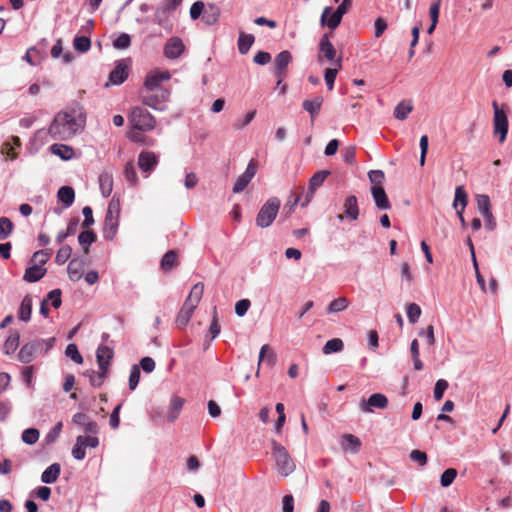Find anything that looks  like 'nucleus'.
I'll return each instance as SVG.
<instances>
[{
    "label": "nucleus",
    "instance_id": "obj_1",
    "mask_svg": "<svg viewBox=\"0 0 512 512\" xmlns=\"http://www.w3.org/2000/svg\"><path fill=\"white\" fill-rule=\"evenodd\" d=\"M85 116L76 109L58 112L48 128L49 135L55 140H69L84 129Z\"/></svg>",
    "mask_w": 512,
    "mask_h": 512
},
{
    "label": "nucleus",
    "instance_id": "obj_2",
    "mask_svg": "<svg viewBox=\"0 0 512 512\" xmlns=\"http://www.w3.org/2000/svg\"><path fill=\"white\" fill-rule=\"evenodd\" d=\"M271 452L276 463L277 472L281 476L287 477L294 472L296 465L284 446L276 440H272Z\"/></svg>",
    "mask_w": 512,
    "mask_h": 512
},
{
    "label": "nucleus",
    "instance_id": "obj_3",
    "mask_svg": "<svg viewBox=\"0 0 512 512\" xmlns=\"http://www.w3.org/2000/svg\"><path fill=\"white\" fill-rule=\"evenodd\" d=\"M128 121L134 130L144 132L153 130L157 123L155 117L141 106L131 108Z\"/></svg>",
    "mask_w": 512,
    "mask_h": 512
},
{
    "label": "nucleus",
    "instance_id": "obj_4",
    "mask_svg": "<svg viewBox=\"0 0 512 512\" xmlns=\"http://www.w3.org/2000/svg\"><path fill=\"white\" fill-rule=\"evenodd\" d=\"M280 206L281 201L279 198L270 197L267 199L256 216V225L260 228L271 226L279 213Z\"/></svg>",
    "mask_w": 512,
    "mask_h": 512
},
{
    "label": "nucleus",
    "instance_id": "obj_5",
    "mask_svg": "<svg viewBox=\"0 0 512 512\" xmlns=\"http://www.w3.org/2000/svg\"><path fill=\"white\" fill-rule=\"evenodd\" d=\"M332 36V32L325 33L319 42V54L318 61L322 62L323 59L327 60L334 66H338V68H342V56L337 55V50L330 41V37Z\"/></svg>",
    "mask_w": 512,
    "mask_h": 512
},
{
    "label": "nucleus",
    "instance_id": "obj_6",
    "mask_svg": "<svg viewBox=\"0 0 512 512\" xmlns=\"http://www.w3.org/2000/svg\"><path fill=\"white\" fill-rule=\"evenodd\" d=\"M156 93L146 91L141 93V102L154 110L164 111L166 102L169 99V91L167 89L156 90Z\"/></svg>",
    "mask_w": 512,
    "mask_h": 512
},
{
    "label": "nucleus",
    "instance_id": "obj_7",
    "mask_svg": "<svg viewBox=\"0 0 512 512\" xmlns=\"http://www.w3.org/2000/svg\"><path fill=\"white\" fill-rule=\"evenodd\" d=\"M494 110L493 129L494 134L499 135V141L503 143L508 133V117L503 109H500L496 100L492 101Z\"/></svg>",
    "mask_w": 512,
    "mask_h": 512
},
{
    "label": "nucleus",
    "instance_id": "obj_8",
    "mask_svg": "<svg viewBox=\"0 0 512 512\" xmlns=\"http://www.w3.org/2000/svg\"><path fill=\"white\" fill-rule=\"evenodd\" d=\"M171 78L170 72L168 70H159L154 69L147 73L144 80V88L146 91L154 92L156 90L162 89L161 83L163 81H168Z\"/></svg>",
    "mask_w": 512,
    "mask_h": 512
},
{
    "label": "nucleus",
    "instance_id": "obj_9",
    "mask_svg": "<svg viewBox=\"0 0 512 512\" xmlns=\"http://www.w3.org/2000/svg\"><path fill=\"white\" fill-rule=\"evenodd\" d=\"M292 61V55L289 51L284 50L280 52L274 60V75L276 78H279V82H283V80L287 76V67Z\"/></svg>",
    "mask_w": 512,
    "mask_h": 512
},
{
    "label": "nucleus",
    "instance_id": "obj_10",
    "mask_svg": "<svg viewBox=\"0 0 512 512\" xmlns=\"http://www.w3.org/2000/svg\"><path fill=\"white\" fill-rule=\"evenodd\" d=\"M257 172V164L252 159L247 165V168L244 173H242L236 180L234 186H233V192L234 193H240L242 192L250 183L252 178L255 176Z\"/></svg>",
    "mask_w": 512,
    "mask_h": 512
},
{
    "label": "nucleus",
    "instance_id": "obj_11",
    "mask_svg": "<svg viewBox=\"0 0 512 512\" xmlns=\"http://www.w3.org/2000/svg\"><path fill=\"white\" fill-rule=\"evenodd\" d=\"M158 162V156L152 151H142L138 156V166L146 177L156 168Z\"/></svg>",
    "mask_w": 512,
    "mask_h": 512
},
{
    "label": "nucleus",
    "instance_id": "obj_12",
    "mask_svg": "<svg viewBox=\"0 0 512 512\" xmlns=\"http://www.w3.org/2000/svg\"><path fill=\"white\" fill-rule=\"evenodd\" d=\"M388 405V399L384 394L374 393L367 400L362 399L360 408L363 412H373V408L385 409Z\"/></svg>",
    "mask_w": 512,
    "mask_h": 512
},
{
    "label": "nucleus",
    "instance_id": "obj_13",
    "mask_svg": "<svg viewBox=\"0 0 512 512\" xmlns=\"http://www.w3.org/2000/svg\"><path fill=\"white\" fill-rule=\"evenodd\" d=\"M185 50L183 41L179 37H171L164 45L163 54L167 59L179 58Z\"/></svg>",
    "mask_w": 512,
    "mask_h": 512
},
{
    "label": "nucleus",
    "instance_id": "obj_14",
    "mask_svg": "<svg viewBox=\"0 0 512 512\" xmlns=\"http://www.w3.org/2000/svg\"><path fill=\"white\" fill-rule=\"evenodd\" d=\"M344 213L338 215L339 220H343L344 217L348 218L350 221H355L359 216V207L357 197L354 195L348 196L343 204Z\"/></svg>",
    "mask_w": 512,
    "mask_h": 512
},
{
    "label": "nucleus",
    "instance_id": "obj_15",
    "mask_svg": "<svg viewBox=\"0 0 512 512\" xmlns=\"http://www.w3.org/2000/svg\"><path fill=\"white\" fill-rule=\"evenodd\" d=\"M330 174L329 171L321 170L316 172L309 180V191L306 194L305 201L302 203V206L308 205L311 199L314 196L315 190L320 187L327 176Z\"/></svg>",
    "mask_w": 512,
    "mask_h": 512
},
{
    "label": "nucleus",
    "instance_id": "obj_16",
    "mask_svg": "<svg viewBox=\"0 0 512 512\" xmlns=\"http://www.w3.org/2000/svg\"><path fill=\"white\" fill-rule=\"evenodd\" d=\"M342 15L336 10L332 12L331 7H325L321 15V24L327 25L331 30H335L342 21Z\"/></svg>",
    "mask_w": 512,
    "mask_h": 512
},
{
    "label": "nucleus",
    "instance_id": "obj_17",
    "mask_svg": "<svg viewBox=\"0 0 512 512\" xmlns=\"http://www.w3.org/2000/svg\"><path fill=\"white\" fill-rule=\"evenodd\" d=\"M371 194L378 209L388 210L391 208L388 196L382 186H373L371 188Z\"/></svg>",
    "mask_w": 512,
    "mask_h": 512
},
{
    "label": "nucleus",
    "instance_id": "obj_18",
    "mask_svg": "<svg viewBox=\"0 0 512 512\" xmlns=\"http://www.w3.org/2000/svg\"><path fill=\"white\" fill-rule=\"evenodd\" d=\"M38 346L39 344H36L35 341L24 344L18 353V360L25 364L30 363L35 355L40 352Z\"/></svg>",
    "mask_w": 512,
    "mask_h": 512
},
{
    "label": "nucleus",
    "instance_id": "obj_19",
    "mask_svg": "<svg viewBox=\"0 0 512 512\" xmlns=\"http://www.w3.org/2000/svg\"><path fill=\"white\" fill-rule=\"evenodd\" d=\"M114 352L111 348L105 345L98 347L96 351V358L99 369H109L110 361L112 360Z\"/></svg>",
    "mask_w": 512,
    "mask_h": 512
},
{
    "label": "nucleus",
    "instance_id": "obj_20",
    "mask_svg": "<svg viewBox=\"0 0 512 512\" xmlns=\"http://www.w3.org/2000/svg\"><path fill=\"white\" fill-rule=\"evenodd\" d=\"M185 399L177 395L172 396L170 405L167 411V419L169 422H174L184 406Z\"/></svg>",
    "mask_w": 512,
    "mask_h": 512
},
{
    "label": "nucleus",
    "instance_id": "obj_21",
    "mask_svg": "<svg viewBox=\"0 0 512 512\" xmlns=\"http://www.w3.org/2000/svg\"><path fill=\"white\" fill-rule=\"evenodd\" d=\"M128 77V67L123 63H118L109 74V83L113 85L122 84Z\"/></svg>",
    "mask_w": 512,
    "mask_h": 512
},
{
    "label": "nucleus",
    "instance_id": "obj_22",
    "mask_svg": "<svg viewBox=\"0 0 512 512\" xmlns=\"http://www.w3.org/2000/svg\"><path fill=\"white\" fill-rule=\"evenodd\" d=\"M119 226V218L105 216L104 227H103V237L106 240H113L117 234Z\"/></svg>",
    "mask_w": 512,
    "mask_h": 512
},
{
    "label": "nucleus",
    "instance_id": "obj_23",
    "mask_svg": "<svg viewBox=\"0 0 512 512\" xmlns=\"http://www.w3.org/2000/svg\"><path fill=\"white\" fill-rule=\"evenodd\" d=\"M203 293H204V284L201 283V282L196 283L192 287V289H191L188 297L186 298L184 304H186L188 306H191V307L196 309L198 304H199V302H200V300L202 299Z\"/></svg>",
    "mask_w": 512,
    "mask_h": 512
},
{
    "label": "nucleus",
    "instance_id": "obj_24",
    "mask_svg": "<svg viewBox=\"0 0 512 512\" xmlns=\"http://www.w3.org/2000/svg\"><path fill=\"white\" fill-rule=\"evenodd\" d=\"M84 265L78 258L72 259L67 267L69 279L73 282L79 281L83 276Z\"/></svg>",
    "mask_w": 512,
    "mask_h": 512
},
{
    "label": "nucleus",
    "instance_id": "obj_25",
    "mask_svg": "<svg viewBox=\"0 0 512 512\" xmlns=\"http://www.w3.org/2000/svg\"><path fill=\"white\" fill-rule=\"evenodd\" d=\"M47 270L46 268L33 264L32 266L28 267L25 270L23 279L26 282L34 283L36 281H39L41 278H43L46 274Z\"/></svg>",
    "mask_w": 512,
    "mask_h": 512
},
{
    "label": "nucleus",
    "instance_id": "obj_26",
    "mask_svg": "<svg viewBox=\"0 0 512 512\" xmlns=\"http://www.w3.org/2000/svg\"><path fill=\"white\" fill-rule=\"evenodd\" d=\"M322 104H323V97L317 96L312 100H310V99L304 100L302 103V107L305 111H307L310 114L311 119L313 120L319 114Z\"/></svg>",
    "mask_w": 512,
    "mask_h": 512
},
{
    "label": "nucleus",
    "instance_id": "obj_27",
    "mask_svg": "<svg viewBox=\"0 0 512 512\" xmlns=\"http://www.w3.org/2000/svg\"><path fill=\"white\" fill-rule=\"evenodd\" d=\"M169 13L170 11L166 10L165 7L161 5L154 14V21L168 32H170L173 27L168 18Z\"/></svg>",
    "mask_w": 512,
    "mask_h": 512
},
{
    "label": "nucleus",
    "instance_id": "obj_28",
    "mask_svg": "<svg viewBox=\"0 0 512 512\" xmlns=\"http://www.w3.org/2000/svg\"><path fill=\"white\" fill-rule=\"evenodd\" d=\"M61 472L60 464L53 463L41 475V481L46 484H52L57 481Z\"/></svg>",
    "mask_w": 512,
    "mask_h": 512
},
{
    "label": "nucleus",
    "instance_id": "obj_29",
    "mask_svg": "<svg viewBox=\"0 0 512 512\" xmlns=\"http://www.w3.org/2000/svg\"><path fill=\"white\" fill-rule=\"evenodd\" d=\"M220 17V8L215 4H208L204 10L202 20L207 25H214L218 22Z\"/></svg>",
    "mask_w": 512,
    "mask_h": 512
},
{
    "label": "nucleus",
    "instance_id": "obj_30",
    "mask_svg": "<svg viewBox=\"0 0 512 512\" xmlns=\"http://www.w3.org/2000/svg\"><path fill=\"white\" fill-rule=\"evenodd\" d=\"M194 310H195V308L183 303L182 308L180 309V311L177 315V318H176V325L179 328L185 327L188 324V322L190 321V319L194 313Z\"/></svg>",
    "mask_w": 512,
    "mask_h": 512
},
{
    "label": "nucleus",
    "instance_id": "obj_31",
    "mask_svg": "<svg viewBox=\"0 0 512 512\" xmlns=\"http://www.w3.org/2000/svg\"><path fill=\"white\" fill-rule=\"evenodd\" d=\"M276 362V354L272 350V348L265 344L261 347L260 353H259V365L261 363H266L268 366H273Z\"/></svg>",
    "mask_w": 512,
    "mask_h": 512
},
{
    "label": "nucleus",
    "instance_id": "obj_32",
    "mask_svg": "<svg viewBox=\"0 0 512 512\" xmlns=\"http://www.w3.org/2000/svg\"><path fill=\"white\" fill-rule=\"evenodd\" d=\"M97 239L96 234L89 230L88 228L85 231H82L78 236L79 244L82 246L84 253H89V246L95 242Z\"/></svg>",
    "mask_w": 512,
    "mask_h": 512
},
{
    "label": "nucleus",
    "instance_id": "obj_33",
    "mask_svg": "<svg viewBox=\"0 0 512 512\" xmlns=\"http://www.w3.org/2000/svg\"><path fill=\"white\" fill-rule=\"evenodd\" d=\"M32 313V298L30 295H26L20 304L19 308V319L28 322L31 318Z\"/></svg>",
    "mask_w": 512,
    "mask_h": 512
},
{
    "label": "nucleus",
    "instance_id": "obj_34",
    "mask_svg": "<svg viewBox=\"0 0 512 512\" xmlns=\"http://www.w3.org/2000/svg\"><path fill=\"white\" fill-rule=\"evenodd\" d=\"M50 150L63 160H69L74 156L73 148L65 144H53Z\"/></svg>",
    "mask_w": 512,
    "mask_h": 512
},
{
    "label": "nucleus",
    "instance_id": "obj_35",
    "mask_svg": "<svg viewBox=\"0 0 512 512\" xmlns=\"http://www.w3.org/2000/svg\"><path fill=\"white\" fill-rule=\"evenodd\" d=\"M59 201L64 203L66 207H69L73 204L75 199L74 189L70 186H62L57 193Z\"/></svg>",
    "mask_w": 512,
    "mask_h": 512
},
{
    "label": "nucleus",
    "instance_id": "obj_36",
    "mask_svg": "<svg viewBox=\"0 0 512 512\" xmlns=\"http://www.w3.org/2000/svg\"><path fill=\"white\" fill-rule=\"evenodd\" d=\"M468 202V195L463 186H457L455 189V198L453 202V207L455 210L461 209L465 210V207Z\"/></svg>",
    "mask_w": 512,
    "mask_h": 512
},
{
    "label": "nucleus",
    "instance_id": "obj_37",
    "mask_svg": "<svg viewBox=\"0 0 512 512\" xmlns=\"http://www.w3.org/2000/svg\"><path fill=\"white\" fill-rule=\"evenodd\" d=\"M413 110L411 101H401L394 109V117L398 120H405Z\"/></svg>",
    "mask_w": 512,
    "mask_h": 512
},
{
    "label": "nucleus",
    "instance_id": "obj_38",
    "mask_svg": "<svg viewBox=\"0 0 512 512\" xmlns=\"http://www.w3.org/2000/svg\"><path fill=\"white\" fill-rule=\"evenodd\" d=\"M255 38L252 34L240 33L238 38V50L240 54H246L253 45Z\"/></svg>",
    "mask_w": 512,
    "mask_h": 512
},
{
    "label": "nucleus",
    "instance_id": "obj_39",
    "mask_svg": "<svg viewBox=\"0 0 512 512\" xmlns=\"http://www.w3.org/2000/svg\"><path fill=\"white\" fill-rule=\"evenodd\" d=\"M99 185L101 193L104 197L110 196L113 190V179L112 176L104 173L99 176Z\"/></svg>",
    "mask_w": 512,
    "mask_h": 512
},
{
    "label": "nucleus",
    "instance_id": "obj_40",
    "mask_svg": "<svg viewBox=\"0 0 512 512\" xmlns=\"http://www.w3.org/2000/svg\"><path fill=\"white\" fill-rule=\"evenodd\" d=\"M77 226H78V219H71L67 225L66 230L60 231L57 234V237H56L57 243L61 244L67 237L74 235L76 233Z\"/></svg>",
    "mask_w": 512,
    "mask_h": 512
},
{
    "label": "nucleus",
    "instance_id": "obj_41",
    "mask_svg": "<svg viewBox=\"0 0 512 512\" xmlns=\"http://www.w3.org/2000/svg\"><path fill=\"white\" fill-rule=\"evenodd\" d=\"M178 265L177 261V254L175 251L170 250L164 254V256L161 259V268L163 270H170L174 266Z\"/></svg>",
    "mask_w": 512,
    "mask_h": 512
},
{
    "label": "nucleus",
    "instance_id": "obj_42",
    "mask_svg": "<svg viewBox=\"0 0 512 512\" xmlns=\"http://www.w3.org/2000/svg\"><path fill=\"white\" fill-rule=\"evenodd\" d=\"M99 372L95 371H87V375H89L90 383L94 387H100L108 373V369H99Z\"/></svg>",
    "mask_w": 512,
    "mask_h": 512
},
{
    "label": "nucleus",
    "instance_id": "obj_43",
    "mask_svg": "<svg viewBox=\"0 0 512 512\" xmlns=\"http://www.w3.org/2000/svg\"><path fill=\"white\" fill-rule=\"evenodd\" d=\"M349 306V300L346 297H339L333 300L328 308V313H338L344 311Z\"/></svg>",
    "mask_w": 512,
    "mask_h": 512
},
{
    "label": "nucleus",
    "instance_id": "obj_44",
    "mask_svg": "<svg viewBox=\"0 0 512 512\" xmlns=\"http://www.w3.org/2000/svg\"><path fill=\"white\" fill-rule=\"evenodd\" d=\"M344 343L340 338H333L328 340L323 347L324 354H331L335 352H340L343 350Z\"/></svg>",
    "mask_w": 512,
    "mask_h": 512
},
{
    "label": "nucleus",
    "instance_id": "obj_45",
    "mask_svg": "<svg viewBox=\"0 0 512 512\" xmlns=\"http://www.w3.org/2000/svg\"><path fill=\"white\" fill-rule=\"evenodd\" d=\"M20 335L18 332L11 333L4 343V352L6 354L13 353L19 346Z\"/></svg>",
    "mask_w": 512,
    "mask_h": 512
},
{
    "label": "nucleus",
    "instance_id": "obj_46",
    "mask_svg": "<svg viewBox=\"0 0 512 512\" xmlns=\"http://www.w3.org/2000/svg\"><path fill=\"white\" fill-rule=\"evenodd\" d=\"M14 228L12 221L7 217H0V241L10 236Z\"/></svg>",
    "mask_w": 512,
    "mask_h": 512
},
{
    "label": "nucleus",
    "instance_id": "obj_47",
    "mask_svg": "<svg viewBox=\"0 0 512 512\" xmlns=\"http://www.w3.org/2000/svg\"><path fill=\"white\" fill-rule=\"evenodd\" d=\"M476 202L482 216L491 212V203L488 195H477Z\"/></svg>",
    "mask_w": 512,
    "mask_h": 512
},
{
    "label": "nucleus",
    "instance_id": "obj_48",
    "mask_svg": "<svg viewBox=\"0 0 512 512\" xmlns=\"http://www.w3.org/2000/svg\"><path fill=\"white\" fill-rule=\"evenodd\" d=\"M343 441L345 448H350L354 453L358 452L361 447L360 439L352 434H344Z\"/></svg>",
    "mask_w": 512,
    "mask_h": 512
},
{
    "label": "nucleus",
    "instance_id": "obj_49",
    "mask_svg": "<svg viewBox=\"0 0 512 512\" xmlns=\"http://www.w3.org/2000/svg\"><path fill=\"white\" fill-rule=\"evenodd\" d=\"M73 46L79 52H87L91 47L90 38L86 36H76L73 40Z\"/></svg>",
    "mask_w": 512,
    "mask_h": 512
},
{
    "label": "nucleus",
    "instance_id": "obj_50",
    "mask_svg": "<svg viewBox=\"0 0 512 512\" xmlns=\"http://www.w3.org/2000/svg\"><path fill=\"white\" fill-rule=\"evenodd\" d=\"M51 254L52 250L50 249L36 251L33 254L32 262L43 267L51 257Z\"/></svg>",
    "mask_w": 512,
    "mask_h": 512
},
{
    "label": "nucleus",
    "instance_id": "obj_51",
    "mask_svg": "<svg viewBox=\"0 0 512 512\" xmlns=\"http://www.w3.org/2000/svg\"><path fill=\"white\" fill-rule=\"evenodd\" d=\"M22 441L28 445L35 444L39 439V431L35 428H28L22 432Z\"/></svg>",
    "mask_w": 512,
    "mask_h": 512
},
{
    "label": "nucleus",
    "instance_id": "obj_52",
    "mask_svg": "<svg viewBox=\"0 0 512 512\" xmlns=\"http://www.w3.org/2000/svg\"><path fill=\"white\" fill-rule=\"evenodd\" d=\"M299 201H300L299 194H297V195L291 194L289 196V199H288L287 203L285 204V206L283 208V213H282L285 216V218L290 217V215L294 212V209L297 206Z\"/></svg>",
    "mask_w": 512,
    "mask_h": 512
},
{
    "label": "nucleus",
    "instance_id": "obj_53",
    "mask_svg": "<svg viewBox=\"0 0 512 512\" xmlns=\"http://www.w3.org/2000/svg\"><path fill=\"white\" fill-rule=\"evenodd\" d=\"M339 70H341V68H338V66H335L334 68H327L325 70L324 80L329 91L334 88V82Z\"/></svg>",
    "mask_w": 512,
    "mask_h": 512
},
{
    "label": "nucleus",
    "instance_id": "obj_54",
    "mask_svg": "<svg viewBox=\"0 0 512 512\" xmlns=\"http://www.w3.org/2000/svg\"><path fill=\"white\" fill-rule=\"evenodd\" d=\"M72 254V248L69 245H63L56 253L55 262L59 265L64 264Z\"/></svg>",
    "mask_w": 512,
    "mask_h": 512
},
{
    "label": "nucleus",
    "instance_id": "obj_55",
    "mask_svg": "<svg viewBox=\"0 0 512 512\" xmlns=\"http://www.w3.org/2000/svg\"><path fill=\"white\" fill-rule=\"evenodd\" d=\"M65 354L67 357L71 358L75 363L81 364L83 363V357L80 354L78 347L76 344L71 343L68 344L65 350Z\"/></svg>",
    "mask_w": 512,
    "mask_h": 512
},
{
    "label": "nucleus",
    "instance_id": "obj_56",
    "mask_svg": "<svg viewBox=\"0 0 512 512\" xmlns=\"http://www.w3.org/2000/svg\"><path fill=\"white\" fill-rule=\"evenodd\" d=\"M457 476V470L454 469V468H448L446 469L442 475H441V478H440V483L443 487H448L450 486L453 481L455 480Z\"/></svg>",
    "mask_w": 512,
    "mask_h": 512
},
{
    "label": "nucleus",
    "instance_id": "obj_57",
    "mask_svg": "<svg viewBox=\"0 0 512 512\" xmlns=\"http://www.w3.org/2000/svg\"><path fill=\"white\" fill-rule=\"evenodd\" d=\"M61 295L62 292L60 289H54L50 291L44 299H48V303L51 302V306L58 309L62 304Z\"/></svg>",
    "mask_w": 512,
    "mask_h": 512
},
{
    "label": "nucleus",
    "instance_id": "obj_58",
    "mask_svg": "<svg viewBox=\"0 0 512 512\" xmlns=\"http://www.w3.org/2000/svg\"><path fill=\"white\" fill-rule=\"evenodd\" d=\"M421 316V308L416 303H411L407 306V317L410 323L414 324Z\"/></svg>",
    "mask_w": 512,
    "mask_h": 512
},
{
    "label": "nucleus",
    "instance_id": "obj_59",
    "mask_svg": "<svg viewBox=\"0 0 512 512\" xmlns=\"http://www.w3.org/2000/svg\"><path fill=\"white\" fill-rule=\"evenodd\" d=\"M106 216L120 217V200L116 196H113L108 204Z\"/></svg>",
    "mask_w": 512,
    "mask_h": 512
},
{
    "label": "nucleus",
    "instance_id": "obj_60",
    "mask_svg": "<svg viewBox=\"0 0 512 512\" xmlns=\"http://www.w3.org/2000/svg\"><path fill=\"white\" fill-rule=\"evenodd\" d=\"M448 382L445 379H439L434 387V399L440 401L443 398L444 392L448 388Z\"/></svg>",
    "mask_w": 512,
    "mask_h": 512
},
{
    "label": "nucleus",
    "instance_id": "obj_61",
    "mask_svg": "<svg viewBox=\"0 0 512 512\" xmlns=\"http://www.w3.org/2000/svg\"><path fill=\"white\" fill-rule=\"evenodd\" d=\"M131 45V37L127 33L120 34L114 41L113 46L117 49H127Z\"/></svg>",
    "mask_w": 512,
    "mask_h": 512
},
{
    "label": "nucleus",
    "instance_id": "obj_62",
    "mask_svg": "<svg viewBox=\"0 0 512 512\" xmlns=\"http://www.w3.org/2000/svg\"><path fill=\"white\" fill-rule=\"evenodd\" d=\"M124 175L128 182L132 185H136L138 182L137 174L133 162H128L124 168Z\"/></svg>",
    "mask_w": 512,
    "mask_h": 512
},
{
    "label": "nucleus",
    "instance_id": "obj_63",
    "mask_svg": "<svg viewBox=\"0 0 512 512\" xmlns=\"http://www.w3.org/2000/svg\"><path fill=\"white\" fill-rule=\"evenodd\" d=\"M140 368L137 365H134L130 371L129 375V389L135 390L139 381H140Z\"/></svg>",
    "mask_w": 512,
    "mask_h": 512
},
{
    "label": "nucleus",
    "instance_id": "obj_64",
    "mask_svg": "<svg viewBox=\"0 0 512 512\" xmlns=\"http://www.w3.org/2000/svg\"><path fill=\"white\" fill-rule=\"evenodd\" d=\"M84 444L82 443V440L78 437L76 438L75 446L72 449V455L76 460H82L85 458L86 452H85Z\"/></svg>",
    "mask_w": 512,
    "mask_h": 512
}]
</instances>
